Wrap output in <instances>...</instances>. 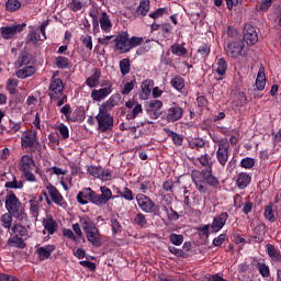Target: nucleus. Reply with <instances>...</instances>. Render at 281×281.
<instances>
[{
  "label": "nucleus",
  "instance_id": "4d7b16f0",
  "mask_svg": "<svg viewBox=\"0 0 281 281\" xmlns=\"http://www.w3.org/2000/svg\"><path fill=\"white\" fill-rule=\"evenodd\" d=\"M135 225H138V227H146L148 225V220H146V215L144 213H138L134 217Z\"/></svg>",
  "mask_w": 281,
  "mask_h": 281
},
{
  "label": "nucleus",
  "instance_id": "680f3d73",
  "mask_svg": "<svg viewBox=\"0 0 281 281\" xmlns=\"http://www.w3.org/2000/svg\"><path fill=\"white\" fill-rule=\"evenodd\" d=\"M164 14H168V9L167 8H159L156 11L149 13V18L154 19V21H157V19H161Z\"/></svg>",
  "mask_w": 281,
  "mask_h": 281
},
{
  "label": "nucleus",
  "instance_id": "6e6552de",
  "mask_svg": "<svg viewBox=\"0 0 281 281\" xmlns=\"http://www.w3.org/2000/svg\"><path fill=\"white\" fill-rule=\"evenodd\" d=\"M22 148H31V153H41V143L36 131L24 132L21 137Z\"/></svg>",
  "mask_w": 281,
  "mask_h": 281
},
{
  "label": "nucleus",
  "instance_id": "7c9ffc66",
  "mask_svg": "<svg viewBox=\"0 0 281 281\" xmlns=\"http://www.w3.org/2000/svg\"><path fill=\"white\" fill-rule=\"evenodd\" d=\"M249 183H251V176L245 172L238 175L237 187L239 188V190H245V188H247Z\"/></svg>",
  "mask_w": 281,
  "mask_h": 281
},
{
  "label": "nucleus",
  "instance_id": "e433bc0d",
  "mask_svg": "<svg viewBox=\"0 0 281 281\" xmlns=\"http://www.w3.org/2000/svg\"><path fill=\"white\" fill-rule=\"evenodd\" d=\"M12 234H14V236H18L20 238H27V228H25V226L21 225V224H15L12 228H11Z\"/></svg>",
  "mask_w": 281,
  "mask_h": 281
},
{
  "label": "nucleus",
  "instance_id": "2eb2a0df",
  "mask_svg": "<svg viewBox=\"0 0 281 281\" xmlns=\"http://www.w3.org/2000/svg\"><path fill=\"white\" fill-rule=\"evenodd\" d=\"M46 190L55 205H59V207H64V210L67 209V201H65V198L54 184L48 182Z\"/></svg>",
  "mask_w": 281,
  "mask_h": 281
},
{
  "label": "nucleus",
  "instance_id": "bf43d9fd",
  "mask_svg": "<svg viewBox=\"0 0 281 281\" xmlns=\"http://www.w3.org/2000/svg\"><path fill=\"white\" fill-rule=\"evenodd\" d=\"M226 34L228 36V41H241L240 34H238V31L232 26L227 27Z\"/></svg>",
  "mask_w": 281,
  "mask_h": 281
},
{
  "label": "nucleus",
  "instance_id": "a19ab883",
  "mask_svg": "<svg viewBox=\"0 0 281 281\" xmlns=\"http://www.w3.org/2000/svg\"><path fill=\"white\" fill-rule=\"evenodd\" d=\"M189 148L199 153V150L205 148V140L203 138H193L189 142Z\"/></svg>",
  "mask_w": 281,
  "mask_h": 281
},
{
  "label": "nucleus",
  "instance_id": "1a4fd4ad",
  "mask_svg": "<svg viewBox=\"0 0 281 281\" xmlns=\"http://www.w3.org/2000/svg\"><path fill=\"white\" fill-rule=\"evenodd\" d=\"M226 54L229 58H245L247 56V50L245 49V41L243 40H228L226 46Z\"/></svg>",
  "mask_w": 281,
  "mask_h": 281
},
{
  "label": "nucleus",
  "instance_id": "8fccbe9b",
  "mask_svg": "<svg viewBox=\"0 0 281 281\" xmlns=\"http://www.w3.org/2000/svg\"><path fill=\"white\" fill-rule=\"evenodd\" d=\"M26 41L27 43H32L33 45H38V42L44 40L41 38V33L36 31H32L27 34Z\"/></svg>",
  "mask_w": 281,
  "mask_h": 281
},
{
  "label": "nucleus",
  "instance_id": "69168bd1",
  "mask_svg": "<svg viewBox=\"0 0 281 281\" xmlns=\"http://www.w3.org/2000/svg\"><path fill=\"white\" fill-rule=\"evenodd\" d=\"M57 131H59L61 139H69V127H67V125H65L64 123H60L57 126Z\"/></svg>",
  "mask_w": 281,
  "mask_h": 281
},
{
  "label": "nucleus",
  "instance_id": "0e129e2a",
  "mask_svg": "<svg viewBox=\"0 0 281 281\" xmlns=\"http://www.w3.org/2000/svg\"><path fill=\"white\" fill-rule=\"evenodd\" d=\"M265 217L270 223H276V215L273 214V205H267L265 209Z\"/></svg>",
  "mask_w": 281,
  "mask_h": 281
},
{
  "label": "nucleus",
  "instance_id": "c756f323",
  "mask_svg": "<svg viewBox=\"0 0 281 281\" xmlns=\"http://www.w3.org/2000/svg\"><path fill=\"white\" fill-rule=\"evenodd\" d=\"M100 76H102V72L100 71V69L95 68L92 76L86 80V85L90 87V89H94V87H98V85H100Z\"/></svg>",
  "mask_w": 281,
  "mask_h": 281
},
{
  "label": "nucleus",
  "instance_id": "e2e57ef3",
  "mask_svg": "<svg viewBox=\"0 0 281 281\" xmlns=\"http://www.w3.org/2000/svg\"><path fill=\"white\" fill-rule=\"evenodd\" d=\"M114 106H117V100H115V97H110V99L103 103L100 109H104L105 111H111Z\"/></svg>",
  "mask_w": 281,
  "mask_h": 281
},
{
  "label": "nucleus",
  "instance_id": "6e6d98bb",
  "mask_svg": "<svg viewBox=\"0 0 281 281\" xmlns=\"http://www.w3.org/2000/svg\"><path fill=\"white\" fill-rule=\"evenodd\" d=\"M169 241L171 243V245H176V247H179L183 245V235L171 233L169 235Z\"/></svg>",
  "mask_w": 281,
  "mask_h": 281
},
{
  "label": "nucleus",
  "instance_id": "39448f33",
  "mask_svg": "<svg viewBox=\"0 0 281 281\" xmlns=\"http://www.w3.org/2000/svg\"><path fill=\"white\" fill-rule=\"evenodd\" d=\"M5 210L13 215V218H21L23 216V204L16 198L14 191H8L5 196Z\"/></svg>",
  "mask_w": 281,
  "mask_h": 281
},
{
  "label": "nucleus",
  "instance_id": "13d9d810",
  "mask_svg": "<svg viewBox=\"0 0 281 281\" xmlns=\"http://www.w3.org/2000/svg\"><path fill=\"white\" fill-rule=\"evenodd\" d=\"M168 250L170 251V254H172L177 258H189L188 252H186L182 249H179V248H177L175 246H169Z\"/></svg>",
  "mask_w": 281,
  "mask_h": 281
},
{
  "label": "nucleus",
  "instance_id": "49530a36",
  "mask_svg": "<svg viewBox=\"0 0 281 281\" xmlns=\"http://www.w3.org/2000/svg\"><path fill=\"white\" fill-rule=\"evenodd\" d=\"M12 216L14 215L10 212L4 213L1 216V225L4 227V229H10V227H12Z\"/></svg>",
  "mask_w": 281,
  "mask_h": 281
},
{
  "label": "nucleus",
  "instance_id": "a211bd4d",
  "mask_svg": "<svg viewBox=\"0 0 281 281\" xmlns=\"http://www.w3.org/2000/svg\"><path fill=\"white\" fill-rule=\"evenodd\" d=\"M183 117V108L173 105L167 110L165 120L167 122H179Z\"/></svg>",
  "mask_w": 281,
  "mask_h": 281
},
{
  "label": "nucleus",
  "instance_id": "3c124183",
  "mask_svg": "<svg viewBox=\"0 0 281 281\" xmlns=\"http://www.w3.org/2000/svg\"><path fill=\"white\" fill-rule=\"evenodd\" d=\"M267 251H268V255L270 256V258H272L273 260H277L278 262L281 261L280 252H278V250L276 249V246L268 244Z\"/></svg>",
  "mask_w": 281,
  "mask_h": 281
},
{
  "label": "nucleus",
  "instance_id": "774afa93",
  "mask_svg": "<svg viewBox=\"0 0 281 281\" xmlns=\"http://www.w3.org/2000/svg\"><path fill=\"white\" fill-rule=\"evenodd\" d=\"M142 43H144V37L132 36L130 38V50H132L134 47H139Z\"/></svg>",
  "mask_w": 281,
  "mask_h": 281
},
{
  "label": "nucleus",
  "instance_id": "4be33fe9",
  "mask_svg": "<svg viewBox=\"0 0 281 281\" xmlns=\"http://www.w3.org/2000/svg\"><path fill=\"white\" fill-rule=\"evenodd\" d=\"M155 86V81L151 79H146L142 82V91L139 93L140 100H148L150 98V93L153 91V87Z\"/></svg>",
  "mask_w": 281,
  "mask_h": 281
},
{
  "label": "nucleus",
  "instance_id": "de8ad7c7",
  "mask_svg": "<svg viewBox=\"0 0 281 281\" xmlns=\"http://www.w3.org/2000/svg\"><path fill=\"white\" fill-rule=\"evenodd\" d=\"M170 49L171 54H175L176 56H186V54H188V49L181 44H173Z\"/></svg>",
  "mask_w": 281,
  "mask_h": 281
},
{
  "label": "nucleus",
  "instance_id": "5701e85b",
  "mask_svg": "<svg viewBox=\"0 0 281 281\" xmlns=\"http://www.w3.org/2000/svg\"><path fill=\"white\" fill-rule=\"evenodd\" d=\"M99 23L103 32H105L106 34L111 32V29L113 27V23H111V18L109 16V13H106V11H102L100 13Z\"/></svg>",
  "mask_w": 281,
  "mask_h": 281
},
{
  "label": "nucleus",
  "instance_id": "f257e3e1",
  "mask_svg": "<svg viewBox=\"0 0 281 281\" xmlns=\"http://www.w3.org/2000/svg\"><path fill=\"white\" fill-rule=\"evenodd\" d=\"M100 192L101 194L93 191L91 188H83L77 194V203H79V205H87L90 202L93 203V205H98V207H103V205H106V203L113 199V191H111L109 187L103 186L100 187Z\"/></svg>",
  "mask_w": 281,
  "mask_h": 281
},
{
  "label": "nucleus",
  "instance_id": "f03ea898",
  "mask_svg": "<svg viewBox=\"0 0 281 281\" xmlns=\"http://www.w3.org/2000/svg\"><path fill=\"white\" fill-rule=\"evenodd\" d=\"M192 180L196 190L202 194L207 192V186H210V188H218V186H221L218 178L212 173V169H203L201 172H193Z\"/></svg>",
  "mask_w": 281,
  "mask_h": 281
},
{
  "label": "nucleus",
  "instance_id": "4c0bfd02",
  "mask_svg": "<svg viewBox=\"0 0 281 281\" xmlns=\"http://www.w3.org/2000/svg\"><path fill=\"white\" fill-rule=\"evenodd\" d=\"M215 67V74H218V76H225L227 74V61L225 58L217 59Z\"/></svg>",
  "mask_w": 281,
  "mask_h": 281
},
{
  "label": "nucleus",
  "instance_id": "864d4df0",
  "mask_svg": "<svg viewBox=\"0 0 281 281\" xmlns=\"http://www.w3.org/2000/svg\"><path fill=\"white\" fill-rule=\"evenodd\" d=\"M4 188L10 190H21V188H23V181H18L16 177H13L12 181L5 182Z\"/></svg>",
  "mask_w": 281,
  "mask_h": 281
},
{
  "label": "nucleus",
  "instance_id": "2f4dec72",
  "mask_svg": "<svg viewBox=\"0 0 281 281\" xmlns=\"http://www.w3.org/2000/svg\"><path fill=\"white\" fill-rule=\"evenodd\" d=\"M8 245L9 247H16L18 249H25L26 247L23 237H19L16 235L8 239Z\"/></svg>",
  "mask_w": 281,
  "mask_h": 281
},
{
  "label": "nucleus",
  "instance_id": "79ce46f5",
  "mask_svg": "<svg viewBox=\"0 0 281 281\" xmlns=\"http://www.w3.org/2000/svg\"><path fill=\"white\" fill-rule=\"evenodd\" d=\"M119 67L122 76H127V74H131V59L124 58L120 60Z\"/></svg>",
  "mask_w": 281,
  "mask_h": 281
},
{
  "label": "nucleus",
  "instance_id": "b1692460",
  "mask_svg": "<svg viewBox=\"0 0 281 281\" xmlns=\"http://www.w3.org/2000/svg\"><path fill=\"white\" fill-rule=\"evenodd\" d=\"M42 224L44 229L48 232L49 236H54V234L58 232V222H56L52 216L44 218Z\"/></svg>",
  "mask_w": 281,
  "mask_h": 281
},
{
  "label": "nucleus",
  "instance_id": "f704fd0d",
  "mask_svg": "<svg viewBox=\"0 0 281 281\" xmlns=\"http://www.w3.org/2000/svg\"><path fill=\"white\" fill-rule=\"evenodd\" d=\"M87 117V113L85 112L83 108H77L74 111L72 116H70V121L69 122H85V119Z\"/></svg>",
  "mask_w": 281,
  "mask_h": 281
},
{
  "label": "nucleus",
  "instance_id": "423d86ee",
  "mask_svg": "<svg viewBox=\"0 0 281 281\" xmlns=\"http://www.w3.org/2000/svg\"><path fill=\"white\" fill-rule=\"evenodd\" d=\"M138 207L146 214H154V216H161V210L148 195L138 193L136 195Z\"/></svg>",
  "mask_w": 281,
  "mask_h": 281
},
{
  "label": "nucleus",
  "instance_id": "473e14b6",
  "mask_svg": "<svg viewBox=\"0 0 281 281\" xmlns=\"http://www.w3.org/2000/svg\"><path fill=\"white\" fill-rule=\"evenodd\" d=\"M55 65L57 69H69L71 67V60L65 56L55 57Z\"/></svg>",
  "mask_w": 281,
  "mask_h": 281
},
{
  "label": "nucleus",
  "instance_id": "412c9836",
  "mask_svg": "<svg viewBox=\"0 0 281 281\" xmlns=\"http://www.w3.org/2000/svg\"><path fill=\"white\" fill-rule=\"evenodd\" d=\"M162 106H164V102L157 99L150 100L146 109L147 114L149 115V117H151V120H157V117H159V114L157 113V111H160Z\"/></svg>",
  "mask_w": 281,
  "mask_h": 281
},
{
  "label": "nucleus",
  "instance_id": "5fc2aeb1",
  "mask_svg": "<svg viewBox=\"0 0 281 281\" xmlns=\"http://www.w3.org/2000/svg\"><path fill=\"white\" fill-rule=\"evenodd\" d=\"M143 112H144V109L142 108V104L136 103L133 110L130 113H127V120H135V117H137V115H139V113H143Z\"/></svg>",
  "mask_w": 281,
  "mask_h": 281
},
{
  "label": "nucleus",
  "instance_id": "f3484780",
  "mask_svg": "<svg viewBox=\"0 0 281 281\" xmlns=\"http://www.w3.org/2000/svg\"><path fill=\"white\" fill-rule=\"evenodd\" d=\"M244 41L249 46L258 43V32L251 24H245L244 26Z\"/></svg>",
  "mask_w": 281,
  "mask_h": 281
},
{
  "label": "nucleus",
  "instance_id": "7ed1b4c3",
  "mask_svg": "<svg viewBox=\"0 0 281 281\" xmlns=\"http://www.w3.org/2000/svg\"><path fill=\"white\" fill-rule=\"evenodd\" d=\"M80 225L86 234L88 243L92 247H102L103 236L100 234V229L95 225V222L91 217L85 215L80 217Z\"/></svg>",
  "mask_w": 281,
  "mask_h": 281
},
{
  "label": "nucleus",
  "instance_id": "58836bf2",
  "mask_svg": "<svg viewBox=\"0 0 281 281\" xmlns=\"http://www.w3.org/2000/svg\"><path fill=\"white\" fill-rule=\"evenodd\" d=\"M4 8L7 12H19V10H21V1L7 0Z\"/></svg>",
  "mask_w": 281,
  "mask_h": 281
},
{
  "label": "nucleus",
  "instance_id": "9d476101",
  "mask_svg": "<svg viewBox=\"0 0 281 281\" xmlns=\"http://www.w3.org/2000/svg\"><path fill=\"white\" fill-rule=\"evenodd\" d=\"M99 124V131L106 133V131H113V115H111L104 108L99 109V114L95 116Z\"/></svg>",
  "mask_w": 281,
  "mask_h": 281
},
{
  "label": "nucleus",
  "instance_id": "a878e982",
  "mask_svg": "<svg viewBox=\"0 0 281 281\" xmlns=\"http://www.w3.org/2000/svg\"><path fill=\"white\" fill-rule=\"evenodd\" d=\"M266 85H267V76L265 75V66H261L258 71L255 86L258 91H263Z\"/></svg>",
  "mask_w": 281,
  "mask_h": 281
},
{
  "label": "nucleus",
  "instance_id": "393cba45",
  "mask_svg": "<svg viewBox=\"0 0 281 281\" xmlns=\"http://www.w3.org/2000/svg\"><path fill=\"white\" fill-rule=\"evenodd\" d=\"M1 133H19L21 131V123H14L9 120L7 123L0 125Z\"/></svg>",
  "mask_w": 281,
  "mask_h": 281
},
{
  "label": "nucleus",
  "instance_id": "09e8293b",
  "mask_svg": "<svg viewBox=\"0 0 281 281\" xmlns=\"http://www.w3.org/2000/svg\"><path fill=\"white\" fill-rule=\"evenodd\" d=\"M67 8L71 12H80V10H82V8H85V4L80 0H70Z\"/></svg>",
  "mask_w": 281,
  "mask_h": 281
},
{
  "label": "nucleus",
  "instance_id": "dca6fc26",
  "mask_svg": "<svg viewBox=\"0 0 281 281\" xmlns=\"http://www.w3.org/2000/svg\"><path fill=\"white\" fill-rule=\"evenodd\" d=\"M229 213L227 212H222L220 215L215 216L211 224V234H217V232H221V229L225 227V224L227 223Z\"/></svg>",
  "mask_w": 281,
  "mask_h": 281
},
{
  "label": "nucleus",
  "instance_id": "6ab92c4d",
  "mask_svg": "<svg viewBox=\"0 0 281 281\" xmlns=\"http://www.w3.org/2000/svg\"><path fill=\"white\" fill-rule=\"evenodd\" d=\"M18 70L15 71L16 78L20 80H25V78H32L34 74H36V67L34 65H27V66H18Z\"/></svg>",
  "mask_w": 281,
  "mask_h": 281
},
{
  "label": "nucleus",
  "instance_id": "ea45409f",
  "mask_svg": "<svg viewBox=\"0 0 281 281\" xmlns=\"http://www.w3.org/2000/svg\"><path fill=\"white\" fill-rule=\"evenodd\" d=\"M170 85L177 91H183L186 88V80L181 76H176L173 79H171Z\"/></svg>",
  "mask_w": 281,
  "mask_h": 281
},
{
  "label": "nucleus",
  "instance_id": "052dcab7",
  "mask_svg": "<svg viewBox=\"0 0 281 281\" xmlns=\"http://www.w3.org/2000/svg\"><path fill=\"white\" fill-rule=\"evenodd\" d=\"M256 267H257L260 276H262V278H269V276H271V272L269 271V266H267L262 262H258Z\"/></svg>",
  "mask_w": 281,
  "mask_h": 281
},
{
  "label": "nucleus",
  "instance_id": "c03bdc74",
  "mask_svg": "<svg viewBox=\"0 0 281 281\" xmlns=\"http://www.w3.org/2000/svg\"><path fill=\"white\" fill-rule=\"evenodd\" d=\"M29 203H30V212L32 216H34V218H37L38 212H41V204L36 199L30 200Z\"/></svg>",
  "mask_w": 281,
  "mask_h": 281
},
{
  "label": "nucleus",
  "instance_id": "a18cd8bd",
  "mask_svg": "<svg viewBox=\"0 0 281 281\" xmlns=\"http://www.w3.org/2000/svg\"><path fill=\"white\" fill-rule=\"evenodd\" d=\"M111 227H112V233L114 236L116 234H122V224H120V221H117V217L115 215L111 216Z\"/></svg>",
  "mask_w": 281,
  "mask_h": 281
},
{
  "label": "nucleus",
  "instance_id": "c9c22d12",
  "mask_svg": "<svg viewBox=\"0 0 281 281\" xmlns=\"http://www.w3.org/2000/svg\"><path fill=\"white\" fill-rule=\"evenodd\" d=\"M165 133L170 137L176 146H183V137L170 128H165Z\"/></svg>",
  "mask_w": 281,
  "mask_h": 281
},
{
  "label": "nucleus",
  "instance_id": "cd10ccee",
  "mask_svg": "<svg viewBox=\"0 0 281 281\" xmlns=\"http://www.w3.org/2000/svg\"><path fill=\"white\" fill-rule=\"evenodd\" d=\"M150 12V0H142L136 9L135 16H146Z\"/></svg>",
  "mask_w": 281,
  "mask_h": 281
},
{
  "label": "nucleus",
  "instance_id": "9b49d317",
  "mask_svg": "<svg viewBox=\"0 0 281 281\" xmlns=\"http://www.w3.org/2000/svg\"><path fill=\"white\" fill-rule=\"evenodd\" d=\"M217 151H216V159L218 164H221L223 167L227 165V161L229 160V139L227 138H221L217 142Z\"/></svg>",
  "mask_w": 281,
  "mask_h": 281
},
{
  "label": "nucleus",
  "instance_id": "c85d7f7f",
  "mask_svg": "<svg viewBox=\"0 0 281 281\" xmlns=\"http://www.w3.org/2000/svg\"><path fill=\"white\" fill-rule=\"evenodd\" d=\"M27 65H32V55L27 52H22L15 61V67H25Z\"/></svg>",
  "mask_w": 281,
  "mask_h": 281
},
{
  "label": "nucleus",
  "instance_id": "bb28decb",
  "mask_svg": "<svg viewBox=\"0 0 281 281\" xmlns=\"http://www.w3.org/2000/svg\"><path fill=\"white\" fill-rule=\"evenodd\" d=\"M265 234H267V225L261 223L254 228V239L256 243H262L265 240Z\"/></svg>",
  "mask_w": 281,
  "mask_h": 281
},
{
  "label": "nucleus",
  "instance_id": "72a5a7b5",
  "mask_svg": "<svg viewBox=\"0 0 281 281\" xmlns=\"http://www.w3.org/2000/svg\"><path fill=\"white\" fill-rule=\"evenodd\" d=\"M7 91H9L10 95H16V89H19V79L16 78H9L7 80L5 86Z\"/></svg>",
  "mask_w": 281,
  "mask_h": 281
},
{
  "label": "nucleus",
  "instance_id": "0eeeda50",
  "mask_svg": "<svg viewBox=\"0 0 281 281\" xmlns=\"http://www.w3.org/2000/svg\"><path fill=\"white\" fill-rule=\"evenodd\" d=\"M56 76H58V71L54 72L48 87V95L50 98V102L60 100L65 93V83L63 82V79L56 78Z\"/></svg>",
  "mask_w": 281,
  "mask_h": 281
},
{
  "label": "nucleus",
  "instance_id": "37998d69",
  "mask_svg": "<svg viewBox=\"0 0 281 281\" xmlns=\"http://www.w3.org/2000/svg\"><path fill=\"white\" fill-rule=\"evenodd\" d=\"M199 164L203 166V168H207V170H212V166L214 162H212V157H210L207 154L201 155L196 158Z\"/></svg>",
  "mask_w": 281,
  "mask_h": 281
},
{
  "label": "nucleus",
  "instance_id": "4468645a",
  "mask_svg": "<svg viewBox=\"0 0 281 281\" xmlns=\"http://www.w3.org/2000/svg\"><path fill=\"white\" fill-rule=\"evenodd\" d=\"M101 89H94L91 91V98L94 100V102H101V100H104L108 95H111L113 91V83L110 80H105L102 82Z\"/></svg>",
  "mask_w": 281,
  "mask_h": 281
},
{
  "label": "nucleus",
  "instance_id": "338daca9",
  "mask_svg": "<svg viewBox=\"0 0 281 281\" xmlns=\"http://www.w3.org/2000/svg\"><path fill=\"white\" fill-rule=\"evenodd\" d=\"M151 188H153V184L150 183L149 180H144L138 182V190H140L143 194H146V192H148V190H150Z\"/></svg>",
  "mask_w": 281,
  "mask_h": 281
},
{
  "label": "nucleus",
  "instance_id": "aec40b11",
  "mask_svg": "<svg viewBox=\"0 0 281 281\" xmlns=\"http://www.w3.org/2000/svg\"><path fill=\"white\" fill-rule=\"evenodd\" d=\"M56 251V245H46L42 247H37L35 252L37 255L38 260L42 262L48 260L52 257V254Z\"/></svg>",
  "mask_w": 281,
  "mask_h": 281
},
{
  "label": "nucleus",
  "instance_id": "ddd939ff",
  "mask_svg": "<svg viewBox=\"0 0 281 281\" xmlns=\"http://www.w3.org/2000/svg\"><path fill=\"white\" fill-rule=\"evenodd\" d=\"M25 27H27V24L25 23L13 24L11 26H2L0 27V36L4 41H12V38H14L16 34H21Z\"/></svg>",
  "mask_w": 281,
  "mask_h": 281
},
{
  "label": "nucleus",
  "instance_id": "f8f14e48",
  "mask_svg": "<svg viewBox=\"0 0 281 281\" xmlns=\"http://www.w3.org/2000/svg\"><path fill=\"white\" fill-rule=\"evenodd\" d=\"M114 48L119 54H128L131 52L128 32L123 31L115 36Z\"/></svg>",
  "mask_w": 281,
  "mask_h": 281
},
{
  "label": "nucleus",
  "instance_id": "603ef678",
  "mask_svg": "<svg viewBox=\"0 0 281 281\" xmlns=\"http://www.w3.org/2000/svg\"><path fill=\"white\" fill-rule=\"evenodd\" d=\"M211 52H212V48L210 44H202L198 49L199 56H201V58H203L204 60L210 56Z\"/></svg>",
  "mask_w": 281,
  "mask_h": 281
},
{
  "label": "nucleus",
  "instance_id": "20e7f679",
  "mask_svg": "<svg viewBox=\"0 0 281 281\" xmlns=\"http://www.w3.org/2000/svg\"><path fill=\"white\" fill-rule=\"evenodd\" d=\"M18 168L20 172H22L24 179L31 183L36 182V176L32 173V170L36 168V161L34 160L33 156L23 155L18 162Z\"/></svg>",
  "mask_w": 281,
  "mask_h": 281
}]
</instances>
